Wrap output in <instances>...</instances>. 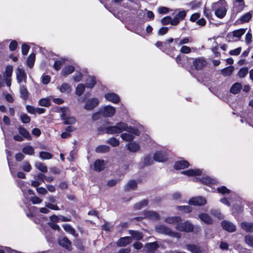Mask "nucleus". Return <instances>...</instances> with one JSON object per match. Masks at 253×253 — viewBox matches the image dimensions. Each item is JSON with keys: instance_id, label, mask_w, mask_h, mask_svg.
<instances>
[{"instance_id": "nucleus-1", "label": "nucleus", "mask_w": 253, "mask_h": 253, "mask_svg": "<svg viewBox=\"0 0 253 253\" xmlns=\"http://www.w3.org/2000/svg\"><path fill=\"white\" fill-rule=\"evenodd\" d=\"M118 133H121L123 131L133 133L135 135H139V132L138 129L133 127H128L127 125L124 122L118 123L116 125Z\"/></svg>"}, {"instance_id": "nucleus-2", "label": "nucleus", "mask_w": 253, "mask_h": 253, "mask_svg": "<svg viewBox=\"0 0 253 253\" xmlns=\"http://www.w3.org/2000/svg\"><path fill=\"white\" fill-rule=\"evenodd\" d=\"M62 114L60 115L61 120L64 121V124L66 125H72L75 123L76 119L73 117L69 116V111L66 107L60 108Z\"/></svg>"}, {"instance_id": "nucleus-3", "label": "nucleus", "mask_w": 253, "mask_h": 253, "mask_svg": "<svg viewBox=\"0 0 253 253\" xmlns=\"http://www.w3.org/2000/svg\"><path fill=\"white\" fill-rule=\"evenodd\" d=\"M156 231L158 233L167 235L176 238H180L181 236L180 233L173 232L169 228L163 225L156 226Z\"/></svg>"}, {"instance_id": "nucleus-4", "label": "nucleus", "mask_w": 253, "mask_h": 253, "mask_svg": "<svg viewBox=\"0 0 253 253\" xmlns=\"http://www.w3.org/2000/svg\"><path fill=\"white\" fill-rule=\"evenodd\" d=\"M20 188L23 192L24 196L29 201H32V191L30 189V185L29 183L22 182L20 185Z\"/></svg>"}, {"instance_id": "nucleus-5", "label": "nucleus", "mask_w": 253, "mask_h": 253, "mask_svg": "<svg viewBox=\"0 0 253 253\" xmlns=\"http://www.w3.org/2000/svg\"><path fill=\"white\" fill-rule=\"evenodd\" d=\"M176 229L180 231L191 232L193 230L192 224L188 221L184 223L179 222L176 226Z\"/></svg>"}, {"instance_id": "nucleus-6", "label": "nucleus", "mask_w": 253, "mask_h": 253, "mask_svg": "<svg viewBox=\"0 0 253 253\" xmlns=\"http://www.w3.org/2000/svg\"><path fill=\"white\" fill-rule=\"evenodd\" d=\"M206 203V199L201 196L192 198L188 202L190 205L193 206H204Z\"/></svg>"}, {"instance_id": "nucleus-7", "label": "nucleus", "mask_w": 253, "mask_h": 253, "mask_svg": "<svg viewBox=\"0 0 253 253\" xmlns=\"http://www.w3.org/2000/svg\"><path fill=\"white\" fill-rule=\"evenodd\" d=\"M100 112L104 117H111L115 114L116 109L114 107L108 105L104 107Z\"/></svg>"}, {"instance_id": "nucleus-8", "label": "nucleus", "mask_w": 253, "mask_h": 253, "mask_svg": "<svg viewBox=\"0 0 253 253\" xmlns=\"http://www.w3.org/2000/svg\"><path fill=\"white\" fill-rule=\"evenodd\" d=\"M99 102L97 98L89 99L86 101L84 108L87 110H91L98 105Z\"/></svg>"}, {"instance_id": "nucleus-9", "label": "nucleus", "mask_w": 253, "mask_h": 253, "mask_svg": "<svg viewBox=\"0 0 253 253\" xmlns=\"http://www.w3.org/2000/svg\"><path fill=\"white\" fill-rule=\"evenodd\" d=\"M193 65L196 70H202L206 66L207 62L203 58L199 57L194 60Z\"/></svg>"}, {"instance_id": "nucleus-10", "label": "nucleus", "mask_w": 253, "mask_h": 253, "mask_svg": "<svg viewBox=\"0 0 253 253\" xmlns=\"http://www.w3.org/2000/svg\"><path fill=\"white\" fill-rule=\"evenodd\" d=\"M227 2L225 0H219L217 2H213L211 5V8L215 11V9L227 8Z\"/></svg>"}, {"instance_id": "nucleus-11", "label": "nucleus", "mask_w": 253, "mask_h": 253, "mask_svg": "<svg viewBox=\"0 0 253 253\" xmlns=\"http://www.w3.org/2000/svg\"><path fill=\"white\" fill-rule=\"evenodd\" d=\"M186 15V12L184 10L179 11L173 18V26L177 25L180 21L183 20Z\"/></svg>"}, {"instance_id": "nucleus-12", "label": "nucleus", "mask_w": 253, "mask_h": 253, "mask_svg": "<svg viewBox=\"0 0 253 253\" xmlns=\"http://www.w3.org/2000/svg\"><path fill=\"white\" fill-rule=\"evenodd\" d=\"M221 225L224 230L229 232H234L236 229L235 225H234L232 223L228 221H223L221 222Z\"/></svg>"}, {"instance_id": "nucleus-13", "label": "nucleus", "mask_w": 253, "mask_h": 253, "mask_svg": "<svg viewBox=\"0 0 253 253\" xmlns=\"http://www.w3.org/2000/svg\"><path fill=\"white\" fill-rule=\"evenodd\" d=\"M167 159V155L164 151H158L154 155V160L157 162H163Z\"/></svg>"}, {"instance_id": "nucleus-14", "label": "nucleus", "mask_w": 253, "mask_h": 253, "mask_svg": "<svg viewBox=\"0 0 253 253\" xmlns=\"http://www.w3.org/2000/svg\"><path fill=\"white\" fill-rule=\"evenodd\" d=\"M16 73L17 80L19 83H20L23 81H25L26 78V74L25 72V71L23 69L18 68L17 69Z\"/></svg>"}, {"instance_id": "nucleus-15", "label": "nucleus", "mask_w": 253, "mask_h": 253, "mask_svg": "<svg viewBox=\"0 0 253 253\" xmlns=\"http://www.w3.org/2000/svg\"><path fill=\"white\" fill-rule=\"evenodd\" d=\"M182 219L179 216H170L168 217L165 219V221L169 224H174L177 226L179 222H181Z\"/></svg>"}, {"instance_id": "nucleus-16", "label": "nucleus", "mask_w": 253, "mask_h": 253, "mask_svg": "<svg viewBox=\"0 0 253 253\" xmlns=\"http://www.w3.org/2000/svg\"><path fill=\"white\" fill-rule=\"evenodd\" d=\"M159 247L158 244L154 242L146 244L145 246V249L148 253H153Z\"/></svg>"}, {"instance_id": "nucleus-17", "label": "nucleus", "mask_w": 253, "mask_h": 253, "mask_svg": "<svg viewBox=\"0 0 253 253\" xmlns=\"http://www.w3.org/2000/svg\"><path fill=\"white\" fill-rule=\"evenodd\" d=\"M105 98L109 101L114 103H118L120 100L119 96L114 93H108L105 94Z\"/></svg>"}, {"instance_id": "nucleus-18", "label": "nucleus", "mask_w": 253, "mask_h": 253, "mask_svg": "<svg viewBox=\"0 0 253 253\" xmlns=\"http://www.w3.org/2000/svg\"><path fill=\"white\" fill-rule=\"evenodd\" d=\"M181 173L183 174H185L188 176H195V175H200L202 173V171L200 169H189L187 170L182 171Z\"/></svg>"}, {"instance_id": "nucleus-19", "label": "nucleus", "mask_w": 253, "mask_h": 253, "mask_svg": "<svg viewBox=\"0 0 253 253\" xmlns=\"http://www.w3.org/2000/svg\"><path fill=\"white\" fill-rule=\"evenodd\" d=\"M233 8H235L237 12L241 11L245 5L244 0H234Z\"/></svg>"}, {"instance_id": "nucleus-20", "label": "nucleus", "mask_w": 253, "mask_h": 253, "mask_svg": "<svg viewBox=\"0 0 253 253\" xmlns=\"http://www.w3.org/2000/svg\"><path fill=\"white\" fill-rule=\"evenodd\" d=\"M132 242L131 237H125L121 238L117 242V245L120 247L126 246Z\"/></svg>"}, {"instance_id": "nucleus-21", "label": "nucleus", "mask_w": 253, "mask_h": 253, "mask_svg": "<svg viewBox=\"0 0 253 253\" xmlns=\"http://www.w3.org/2000/svg\"><path fill=\"white\" fill-rule=\"evenodd\" d=\"M57 88L61 93H69L72 90V86L69 84L65 83H63Z\"/></svg>"}, {"instance_id": "nucleus-22", "label": "nucleus", "mask_w": 253, "mask_h": 253, "mask_svg": "<svg viewBox=\"0 0 253 253\" xmlns=\"http://www.w3.org/2000/svg\"><path fill=\"white\" fill-rule=\"evenodd\" d=\"M189 166V164L187 161L181 160L176 162L174 165V167L176 169H180L187 168Z\"/></svg>"}, {"instance_id": "nucleus-23", "label": "nucleus", "mask_w": 253, "mask_h": 253, "mask_svg": "<svg viewBox=\"0 0 253 253\" xmlns=\"http://www.w3.org/2000/svg\"><path fill=\"white\" fill-rule=\"evenodd\" d=\"M127 149L131 152L135 153L139 150V144L135 142L129 143L126 145Z\"/></svg>"}, {"instance_id": "nucleus-24", "label": "nucleus", "mask_w": 253, "mask_h": 253, "mask_svg": "<svg viewBox=\"0 0 253 253\" xmlns=\"http://www.w3.org/2000/svg\"><path fill=\"white\" fill-rule=\"evenodd\" d=\"M105 162L104 160H97L94 164V168L96 171H100L104 169Z\"/></svg>"}, {"instance_id": "nucleus-25", "label": "nucleus", "mask_w": 253, "mask_h": 253, "mask_svg": "<svg viewBox=\"0 0 253 253\" xmlns=\"http://www.w3.org/2000/svg\"><path fill=\"white\" fill-rule=\"evenodd\" d=\"M200 220L207 224H210L212 223V220L211 217L207 213H201L199 215Z\"/></svg>"}, {"instance_id": "nucleus-26", "label": "nucleus", "mask_w": 253, "mask_h": 253, "mask_svg": "<svg viewBox=\"0 0 253 253\" xmlns=\"http://www.w3.org/2000/svg\"><path fill=\"white\" fill-rule=\"evenodd\" d=\"M137 186V182L136 181L131 180L128 181L125 186V190L128 191L134 189Z\"/></svg>"}, {"instance_id": "nucleus-27", "label": "nucleus", "mask_w": 253, "mask_h": 253, "mask_svg": "<svg viewBox=\"0 0 253 253\" xmlns=\"http://www.w3.org/2000/svg\"><path fill=\"white\" fill-rule=\"evenodd\" d=\"M59 244L67 250L71 249V242L67 238L64 237L59 240Z\"/></svg>"}, {"instance_id": "nucleus-28", "label": "nucleus", "mask_w": 253, "mask_h": 253, "mask_svg": "<svg viewBox=\"0 0 253 253\" xmlns=\"http://www.w3.org/2000/svg\"><path fill=\"white\" fill-rule=\"evenodd\" d=\"M186 249L192 253H202L200 249L197 246L191 244L186 245Z\"/></svg>"}, {"instance_id": "nucleus-29", "label": "nucleus", "mask_w": 253, "mask_h": 253, "mask_svg": "<svg viewBox=\"0 0 253 253\" xmlns=\"http://www.w3.org/2000/svg\"><path fill=\"white\" fill-rule=\"evenodd\" d=\"M75 70V68L73 66H67L65 67L62 70L61 74L63 76H66L72 73Z\"/></svg>"}, {"instance_id": "nucleus-30", "label": "nucleus", "mask_w": 253, "mask_h": 253, "mask_svg": "<svg viewBox=\"0 0 253 253\" xmlns=\"http://www.w3.org/2000/svg\"><path fill=\"white\" fill-rule=\"evenodd\" d=\"M242 228L247 232H253V223L251 222H242L241 223Z\"/></svg>"}, {"instance_id": "nucleus-31", "label": "nucleus", "mask_w": 253, "mask_h": 253, "mask_svg": "<svg viewBox=\"0 0 253 253\" xmlns=\"http://www.w3.org/2000/svg\"><path fill=\"white\" fill-rule=\"evenodd\" d=\"M128 232L135 240H139L143 238L142 233L139 231L130 230Z\"/></svg>"}, {"instance_id": "nucleus-32", "label": "nucleus", "mask_w": 253, "mask_h": 253, "mask_svg": "<svg viewBox=\"0 0 253 253\" xmlns=\"http://www.w3.org/2000/svg\"><path fill=\"white\" fill-rule=\"evenodd\" d=\"M35 166L37 169L43 173H45L47 171V168L43 163L40 162H37L35 163Z\"/></svg>"}, {"instance_id": "nucleus-33", "label": "nucleus", "mask_w": 253, "mask_h": 253, "mask_svg": "<svg viewBox=\"0 0 253 253\" xmlns=\"http://www.w3.org/2000/svg\"><path fill=\"white\" fill-rule=\"evenodd\" d=\"M227 8L215 9V15L219 18H223L226 14Z\"/></svg>"}, {"instance_id": "nucleus-34", "label": "nucleus", "mask_w": 253, "mask_h": 253, "mask_svg": "<svg viewBox=\"0 0 253 253\" xmlns=\"http://www.w3.org/2000/svg\"><path fill=\"white\" fill-rule=\"evenodd\" d=\"M191 41L190 39L188 37H185L182 39L176 38L174 39V42L177 45H181L184 44H187Z\"/></svg>"}, {"instance_id": "nucleus-35", "label": "nucleus", "mask_w": 253, "mask_h": 253, "mask_svg": "<svg viewBox=\"0 0 253 253\" xmlns=\"http://www.w3.org/2000/svg\"><path fill=\"white\" fill-rule=\"evenodd\" d=\"M133 133H123L121 135V137L126 141H131L133 140L134 136Z\"/></svg>"}, {"instance_id": "nucleus-36", "label": "nucleus", "mask_w": 253, "mask_h": 253, "mask_svg": "<svg viewBox=\"0 0 253 253\" xmlns=\"http://www.w3.org/2000/svg\"><path fill=\"white\" fill-rule=\"evenodd\" d=\"M234 70V68L232 66H230L223 69L221 72L224 76H230Z\"/></svg>"}, {"instance_id": "nucleus-37", "label": "nucleus", "mask_w": 253, "mask_h": 253, "mask_svg": "<svg viewBox=\"0 0 253 253\" xmlns=\"http://www.w3.org/2000/svg\"><path fill=\"white\" fill-rule=\"evenodd\" d=\"M241 87L242 85L241 84L236 83L231 86L230 91L232 93L236 94L240 91Z\"/></svg>"}, {"instance_id": "nucleus-38", "label": "nucleus", "mask_w": 253, "mask_h": 253, "mask_svg": "<svg viewBox=\"0 0 253 253\" xmlns=\"http://www.w3.org/2000/svg\"><path fill=\"white\" fill-rule=\"evenodd\" d=\"M201 181L207 185L210 186L211 184H214L216 182V180L212 179L208 176L203 177L201 179Z\"/></svg>"}, {"instance_id": "nucleus-39", "label": "nucleus", "mask_w": 253, "mask_h": 253, "mask_svg": "<svg viewBox=\"0 0 253 253\" xmlns=\"http://www.w3.org/2000/svg\"><path fill=\"white\" fill-rule=\"evenodd\" d=\"M20 97L24 100L27 99L29 96V92L24 86H22L20 89Z\"/></svg>"}, {"instance_id": "nucleus-40", "label": "nucleus", "mask_w": 253, "mask_h": 253, "mask_svg": "<svg viewBox=\"0 0 253 253\" xmlns=\"http://www.w3.org/2000/svg\"><path fill=\"white\" fill-rule=\"evenodd\" d=\"M19 133L26 139H29L31 137L30 134L29 132L24 128L19 127L18 128Z\"/></svg>"}, {"instance_id": "nucleus-41", "label": "nucleus", "mask_w": 253, "mask_h": 253, "mask_svg": "<svg viewBox=\"0 0 253 253\" xmlns=\"http://www.w3.org/2000/svg\"><path fill=\"white\" fill-rule=\"evenodd\" d=\"M246 29H240L235 30L232 32L233 36L238 38H240L246 32Z\"/></svg>"}, {"instance_id": "nucleus-42", "label": "nucleus", "mask_w": 253, "mask_h": 253, "mask_svg": "<svg viewBox=\"0 0 253 253\" xmlns=\"http://www.w3.org/2000/svg\"><path fill=\"white\" fill-rule=\"evenodd\" d=\"M252 17V12H249L243 15L240 18V20L241 23H245L249 22Z\"/></svg>"}, {"instance_id": "nucleus-43", "label": "nucleus", "mask_w": 253, "mask_h": 253, "mask_svg": "<svg viewBox=\"0 0 253 253\" xmlns=\"http://www.w3.org/2000/svg\"><path fill=\"white\" fill-rule=\"evenodd\" d=\"M39 157L42 160H49L52 158V155L48 152L42 151L40 153Z\"/></svg>"}, {"instance_id": "nucleus-44", "label": "nucleus", "mask_w": 253, "mask_h": 253, "mask_svg": "<svg viewBox=\"0 0 253 253\" xmlns=\"http://www.w3.org/2000/svg\"><path fill=\"white\" fill-rule=\"evenodd\" d=\"M50 98H43L41 99L39 101V105L44 107H48L50 106Z\"/></svg>"}, {"instance_id": "nucleus-45", "label": "nucleus", "mask_w": 253, "mask_h": 253, "mask_svg": "<svg viewBox=\"0 0 253 253\" xmlns=\"http://www.w3.org/2000/svg\"><path fill=\"white\" fill-rule=\"evenodd\" d=\"M161 22L162 25H168L169 24H171V25H173V19H172V18L169 16L164 17L161 19Z\"/></svg>"}, {"instance_id": "nucleus-46", "label": "nucleus", "mask_w": 253, "mask_h": 253, "mask_svg": "<svg viewBox=\"0 0 253 253\" xmlns=\"http://www.w3.org/2000/svg\"><path fill=\"white\" fill-rule=\"evenodd\" d=\"M110 148L107 145H100L96 148L97 153H105L109 152Z\"/></svg>"}, {"instance_id": "nucleus-47", "label": "nucleus", "mask_w": 253, "mask_h": 253, "mask_svg": "<svg viewBox=\"0 0 253 253\" xmlns=\"http://www.w3.org/2000/svg\"><path fill=\"white\" fill-rule=\"evenodd\" d=\"M13 72V68L12 66L8 65L7 66L5 70V73L4 74V78H11Z\"/></svg>"}, {"instance_id": "nucleus-48", "label": "nucleus", "mask_w": 253, "mask_h": 253, "mask_svg": "<svg viewBox=\"0 0 253 253\" xmlns=\"http://www.w3.org/2000/svg\"><path fill=\"white\" fill-rule=\"evenodd\" d=\"M85 86L84 84H80L78 85L76 89V93L78 96H81L84 92Z\"/></svg>"}, {"instance_id": "nucleus-49", "label": "nucleus", "mask_w": 253, "mask_h": 253, "mask_svg": "<svg viewBox=\"0 0 253 253\" xmlns=\"http://www.w3.org/2000/svg\"><path fill=\"white\" fill-rule=\"evenodd\" d=\"M95 84V79L93 77H89L86 82L87 88H92Z\"/></svg>"}, {"instance_id": "nucleus-50", "label": "nucleus", "mask_w": 253, "mask_h": 253, "mask_svg": "<svg viewBox=\"0 0 253 253\" xmlns=\"http://www.w3.org/2000/svg\"><path fill=\"white\" fill-rule=\"evenodd\" d=\"M65 61V59L63 58L55 61L53 65L54 68L56 70H59Z\"/></svg>"}, {"instance_id": "nucleus-51", "label": "nucleus", "mask_w": 253, "mask_h": 253, "mask_svg": "<svg viewBox=\"0 0 253 253\" xmlns=\"http://www.w3.org/2000/svg\"><path fill=\"white\" fill-rule=\"evenodd\" d=\"M217 191L218 193L222 194L223 195L231 193V191H230V190H229L224 186H222L218 188L217 189Z\"/></svg>"}, {"instance_id": "nucleus-52", "label": "nucleus", "mask_w": 253, "mask_h": 253, "mask_svg": "<svg viewBox=\"0 0 253 253\" xmlns=\"http://www.w3.org/2000/svg\"><path fill=\"white\" fill-rule=\"evenodd\" d=\"M105 131L108 134L118 133L116 125L106 127Z\"/></svg>"}, {"instance_id": "nucleus-53", "label": "nucleus", "mask_w": 253, "mask_h": 253, "mask_svg": "<svg viewBox=\"0 0 253 253\" xmlns=\"http://www.w3.org/2000/svg\"><path fill=\"white\" fill-rule=\"evenodd\" d=\"M107 143L113 147H116L120 144L119 140L117 139L115 137H112L109 139L107 141Z\"/></svg>"}, {"instance_id": "nucleus-54", "label": "nucleus", "mask_w": 253, "mask_h": 253, "mask_svg": "<svg viewBox=\"0 0 253 253\" xmlns=\"http://www.w3.org/2000/svg\"><path fill=\"white\" fill-rule=\"evenodd\" d=\"M21 168L26 172H29L31 170V167L29 162L24 161L22 163Z\"/></svg>"}, {"instance_id": "nucleus-55", "label": "nucleus", "mask_w": 253, "mask_h": 253, "mask_svg": "<svg viewBox=\"0 0 253 253\" xmlns=\"http://www.w3.org/2000/svg\"><path fill=\"white\" fill-rule=\"evenodd\" d=\"M63 227L66 232H68L72 235L75 234V231L70 225L65 224L63 225Z\"/></svg>"}, {"instance_id": "nucleus-56", "label": "nucleus", "mask_w": 253, "mask_h": 253, "mask_svg": "<svg viewBox=\"0 0 253 253\" xmlns=\"http://www.w3.org/2000/svg\"><path fill=\"white\" fill-rule=\"evenodd\" d=\"M20 120L23 123H29L31 121V118L27 114L22 113L20 115Z\"/></svg>"}, {"instance_id": "nucleus-57", "label": "nucleus", "mask_w": 253, "mask_h": 253, "mask_svg": "<svg viewBox=\"0 0 253 253\" xmlns=\"http://www.w3.org/2000/svg\"><path fill=\"white\" fill-rule=\"evenodd\" d=\"M245 242L249 246L253 247V236L248 235L246 236Z\"/></svg>"}, {"instance_id": "nucleus-58", "label": "nucleus", "mask_w": 253, "mask_h": 253, "mask_svg": "<svg viewBox=\"0 0 253 253\" xmlns=\"http://www.w3.org/2000/svg\"><path fill=\"white\" fill-rule=\"evenodd\" d=\"M180 52L184 54H188L191 52V48L186 45H183L181 46L180 49Z\"/></svg>"}, {"instance_id": "nucleus-59", "label": "nucleus", "mask_w": 253, "mask_h": 253, "mask_svg": "<svg viewBox=\"0 0 253 253\" xmlns=\"http://www.w3.org/2000/svg\"><path fill=\"white\" fill-rule=\"evenodd\" d=\"M248 69L247 68H242L239 72V76L241 78H244L248 73Z\"/></svg>"}, {"instance_id": "nucleus-60", "label": "nucleus", "mask_w": 253, "mask_h": 253, "mask_svg": "<svg viewBox=\"0 0 253 253\" xmlns=\"http://www.w3.org/2000/svg\"><path fill=\"white\" fill-rule=\"evenodd\" d=\"M154 158L152 159L150 156H146L144 160V164L145 166H149L152 164L153 162Z\"/></svg>"}, {"instance_id": "nucleus-61", "label": "nucleus", "mask_w": 253, "mask_h": 253, "mask_svg": "<svg viewBox=\"0 0 253 253\" xmlns=\"http://www.w3.org/2000/svg\"><path fill=\"white\" fill-rule=\"evenodd\" d=\"M147 216L154 219H158L159 218L158 214L154 211H148Z\"/></svg>"}, {"instance_id": "nucleus-62", "label": "nucleus", "mask_w": 253, "mask_h": 253, "mask_svg": "<svg viewBox=\"0 0 253 253\" xmlns=\"http://www.w3.org/2000/svg\"><path fill=\"white\" fill-rule=\"evenodd\" d=\"M241 50L242 48L239 47L235 49L230 50L229 51V54L231 55H238L240 53Z\"/></svg>"}, {"instance_id": "nucleus-63", "label": "nucleus", "mask_w": 253, "mask_h": 253, "mask_svg": "<svg viewBox=\"0 0 253 253\" xmlns=\"http://www.w3.org/2000/svg\"><path fill=\"white\" fill-rule=\"evenodd\" d=\"M158 11L160 14H167L169 12V9L166 7L160 6L158 8Z\"/></svg>"}, {"instance_id": "nucleus-64", "label": "nucleus", "mask_w": 253, "mask_h": 253, "mask_svg": "<svg viewBox=\"0 0 253 253\" xmlns=\"http://www.w3.org/2000/svg\"><path fill=\"white\" fill-rule=\"evenodd\" d=\"M252 34L250 32H248L245 37V42L247 44H250L252 42Z\"/></svg>"}]
</instances>
